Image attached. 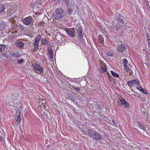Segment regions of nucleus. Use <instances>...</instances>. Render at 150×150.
Returning <instances> with one entry per match:
<instances>
[{"instance_id":"f257e3e1","label":"nucleus","mask_w":150,"mask_h":150,"mask_svg":"<svg viewBox=\"0 0 150 150\" xmlns=\"http://www.w3.org/2000/svg\"><path fill=\"white\" fill-rule=\"evenodd\" d=\"M66 12L62 8H57L52 15L54 19H59L63 18L66 15Z\"/></svg>"},{"instance_id":"f03ea898","label":"nucleus","mask_w":150,"mask_h":150,"mask_svg":"<svg viewBox=\"0 0 150 150\" xmlns=\"http://www.w3.org/2000/svg\"><path fill=\"white\" fill-rule=\"evenodd\" d=\"M118 20L119 23L115 30L118 32H123L122 31H125L127 29L126 24L125 23L124 21L121 18H118Z\"/></svg>"},{"instance_id":"7ed1b4c3","label":"nucleus","mask_w":150,"mask_h":150,"mask_svg":"<svg viewBox=\"0 0 150 150\" xmlns=\"http://www.w3.org/2000/svg\"><path fill=\"white\" fill-rule=\"evenodd\" d=\"M33 23V19L32 17L30 16L25 18L23 21V23L26 25H28Z\"/></svg>"},{"instance_id":"20e7f679","label":"nucleus","mask_w":150,"mask_h":150,"mask_svg":"<svg viewBox=\"0 0 150 150\" xmlns=\"http://www.w3.org/2000/svg\"><path fill=\"white\" fill-rule=\"evenodd\" d=\"M127 84L130 87H133L135 85L138 86L140 84L139 81L137 80H133L129 81L127 82Z\"/></svg>"},{"instance_id":"39448f33","label":"nucleus","mask_w":150,"mask_h":150,"mask_svg":"<svg viewBox=\"0 0 150 150\" xmlns=\"http://www.w3.org/2000/svg\"><path fill=\"white\" fill-rule=\"evenodd\" d=\"M33 67L34 69L38 71L39 74H42L43 73V68L41 67L40 65L38 64L35 63L33 65Z\"/></svg>"},{"instance_id":"423d86ee","label":"nucleus","mask_w":150,"mask_h":150,"mask_svg":"<svg viewBox=\"0 0 150 150\" xmlns=\"http://www.w3.org/2000/svg\"><path fill=\"white\" fill-rule=\"evenodd\" d=\"M22 115H21V112L20 110H18L16 112L15 116L16 120L17 122H20L21 120Z\"/></svg>"},{"instance_id":"0eeeda50","label":"nucleus","mask_w":150,"mask_h":150,"mask_svg":"<svg viewBox=\"0 0 150 150\" xmlns=\"http://www.w3.org/2000/svg\"><path fill=\"white\" fill-rule=\"evenodd\" d=\"M76 31L77 32L78 37L81 39H82L84 35V32L83 29L80 27L76 29Z\"/></svg>"},{"instance_id":"6e6552de","label":"nucleus","mask_w":150,"mask_h":150,"mask_svg":"<svg viewBox=\"0 0 150 150\" xmlns=\"http://www.w3.org/2000/svg\"><path fill=\"white\" fill-rule=\"evenodd\" d=\"M96 132L91 129H88L86 133H85L86 135H87L89 137L93 138V136Z\"/></svg>"},{"instance_id":"1a4fd4ad","label":"nucleus","mask_w":150,"mask_h":150,"mask_svg":"<svg viewBox=\"0 0 150 150\" xmlns=\"http://www.w3.org/2000/svg\"><path fill=\"white\" fill-rule=\"evenodd\" d=\"M121 97L120 98V102L121 103V104L125 106L126 107H127L129 106V104L124 99H121Z\"/></svg>"},{"instance_id":"9d476101","label":"nucleus","mask_w":150,"mask_h":150,"mask_svg":"<svg viewBox=\"0 0 150 150\" xmlns=\"http://www.w3.org/2000/svg\"><path fill=\"white\" fill-rule=\"evenodd\" d=\"M94 135V137H93V138L96 140H100L102 138L101 136L99 133L96 132Z\"/></svg>"},{"instance_id":"9b49d317","label":"nucleus","mask_w":150,"mask_h":150,"mask_svg":"<svg viewBox=\"0 0 150 150\" xmlns=\"http://www.w3.org/2000/svg\"><path fill=\"white\" fill-rule=\"evenodd\" d=\"M63 36L60 32L57 33L56 34V39L58 41L62 42Z\"/></svg>"},{"instance_id":"f8f14e48","label":"nucleus","mask_w":150,"mask_h":150,"mask_svg":"<svg viewBox=\"0 0 150 150\" xmlns=\"http://www.w3.org/2000/svg\"><path fill=\"white\" fill-rule=\"evenodd\" d=\"M126 49V47L125 45L122 43L119 46L117 47V50L119 52H122Z\"/></svg>"},{"instance_id":"ddd939ff","label":"nucleus","mask_w":150,"mask_h":150,"mask_svg":"<svg viewBox=\"0 0 150 150\" xmlns=\"http://www.w3.org/2000/svg\"><path fill=\"white\" fill-rule=\"evenodd\" d=\"M119 18H118L116 19V20H115L114 21H113L112 24V25H111V27H112V28H113L114 30L116 29V28L117 26V25L119 23V21L118 19Z\"/></svg>"},{"instance_id":"4468645a","label":"nucleus","mask_w":150,"mask_h":150,"mask_svg":"<svg viewBox=\"0 0 150 150\" xmlns=\"http://www.w3.org/2000/svg\"><path fill=\"white\" fill-rule=\"evenodd\" d=\"M65 31L70 36L74 37L75 36V35L74 34V32L70 29L68 28H66Z\"/></svg>"},{"instance_id":"2eb2a0df","label":"nucleus","mask_w":150,"mask_h":150,"mask_svg":"<svg viewBox=\"0 0 150 150\" xmlns=\"http://www.w3.org/2000/svg\"><path fill=\"white\" fill-rule=\"evenodd\" d=\"M101 64L100 65V69L101 72L103 73L107 71V68L105 67L104 63L103 62H101Z\"/></svg>"},{"instance_id":"dca6fc26","label":"nucleus","mask_w":150,"mask_h":150,"mask_svg":"<svg viewBox=\"0 0 150 150\" xmlns=\"http://www.w3.org/2000/svg\"><path fill=\"white\" fill-rule=\"evenodd\" d=\"M15 45L16 46L22 49L23 47L24 44L22 42L18 41L15 43Z\"/></svg>"},{"instance_id":"f3484780","label":"nucleus","mask_w":150,"mask_h":150,"mask_svg":"<svg viewBox=\"0 0 150 150\" xmlns=\"http://www.w3.org/2000/svg\"><path fill=\"white\" fill-rule=\"evenodd\" d=\"M136 88L145 94H147V91L141 87L139 85L138 86V87H137Z\"/></svg>"},{"instance_id":"a211bd4d","label":"nucleus","mask_w":150,"mask_h":150,"mask_svg":"<svg viewBox=\"0 0 150 150\" xmlns=\"http://www.w3.org/2000/svg\"><path fill=\"white\" fill-rule=\"evenodd\" d=\"M62 3L63 4H65L67 7L70 6L69 0H62Z\"/></svg>"},{"instance_id":"6ab92c4d","label":"nucleus","mask_w":150,"mask_h":150,"mask_svg":"<svg viewBox=\"0 0 150 150\" xmlns=\"http://www.w3.org/2000/svg\"><path fill=\"white\" fill-rule=\"evenodd\" d=\"M98 40L99 43H100L104 44V38L102 36V35H100L99 36Z\"/></svg>"},{"instance_id":"aec40b11","label":"nucleus","mask_w":150,"mask_h":150,"mask_svg":"<svg viewBox=\"0 0 150 150\" xmlns=\"http://www.w3.org/2000/svg\"><path fill=\"white\" fill-rule=\"evenodd\" d=\"M39 45V42L34 41L33 43V45L34 46V49L35 50H37L38 49V46Z\"/></svg>"},{"instance_id":"412c9836","label":"nucleus","mask_w":150,"mask_h":150,"mask_svg":"<svg viewBox=\"0 0 150 150\" xmlns=\"http://www.w3.org/2000/svg\"><path fill=\"white\" fill-rule=\"evenodd\" d=\"M71 88H72V90L74 91H81V89L80 88L75 86H71Z\"/></svg>"},{"instance_id":"4be33fe9","label":"nucleus","mask_w":150,"mask_h":150,"mask_svg":"<svg viewBox=\"0 0 150 150\" xmlns=\"http://www.w3.org/2000/svg\"><path fill=\"white\" fill-rule=\"evenodd\" d=\"M80 85L81 87H84L87 84V82L86 80H83L81 81L80 83Z\"/></svg>"},{"instance_id":"5701e85b","label":"nucleus","mask_w":150,"mask_h":150,"mask_svg":"<svg viewBox=\"0 0 150 150\" xmlns=\"http://www.w3.org/2000/svg\"><path fill=\"white\" fill-rule=\"evenodd\" d=\"M41 38V35L40 34H38L35 38L34 41L39 42Z\"/></svg>"},{"instance_id":"b1692460","label":"nucleus","mask_w":150,"mask_h":150,"mask_svg":"<svg viewBox=\"0 0 150 150\" xmlns=\"http://www.w3.org/2000/svg\"><path fill=\"white\" fill-rule=\"evenodd\" d=\"M41 42L42 45H47L48 42L47 40L46 39H42L41 40Z\"/></svg>"},{"instance_id":"393cba45","label":"nucleus","mask_w":150,"mask_h":150,"mask_svg":"<svg viewBox=\"0 0 150 150\" xmlns=\"http://www.w3.org/2000/svg\"><path fill=\"white\" fill-rule=\"evenodd\" d=\"M6 47V46L5 45H0V52L4 50Z\"/></svg>"},{"instance_id":"a878e982","label":"nucleus","mask_w":150,"mask_h":150,"mask_svg":"<svg viewBox=\"0 0 150 150\" xmlns=\"http://www.w3.org/2000/svg\"><path fill=\"white\" fill-rule=\"evenodd\" d=\"M111 73L113 76L116 77H118L119 75L117 73L114 72L113 71H111Z\"/></svg>"},{"instance_id":"bb28decb","label":"nucleus","mask_w":150,"mask_h":150,"mask_svg":"<svg viewBox=\"0 0 150 150\" xmlns=\"http://www.w3.org/2000/svg\"><path fill=\"white\" fill-rule=\"evenodd\" d=\"M142 129H143L144 131H145L146 130V128L144 127V125L142 124H139L138 125Z\"/></svg>"},{"instance_id":"cd10ccee","label":"nucleus","mask_w":150,"mask_h":150,"mask_svg":"<svg viewBox=\"0 0 150 150\" xmlns=\"http://www.w3.org/2000/svg\"><path fill=\"white\" fill-rule=\"evenodd\" d=\"M5 8L3 4H2L1 6L0 12H3L5 11Z\"/></svg>"},{"instance_id":"c85d7f7f","label":"nucleus","mask_w":150,"mask_h":150,"mask_svg":"<svg viewBox=\"0 0 150 150\" xmlns=\"http://www.w3.org/2000/svg\"><path fill=\"white\" fill-rule=\"evenodd\" d=\"M124 66L125 67V71H126L127 72H128V71H131V69H129V67L127 65Z\"/></svg>"},{"instance_id":"c756f323","label":"nucleus","mask_w":150,"mask_h":150,"mask_svg":"<svg viewBox=\"0 0 150 150\" xmlns=\"http://www.w3.org/2000/svg\"><path fill=\"white\" fill-rule=\"evenodd\" d=\"M108 55L109 56H112L113 55V53L110 51H108L107 52V53Z\"/></svg>"},{"instance_id":"7c9ffc66","label":"nucleus","mask_w":150,"mask_h":150,"mask_svg":"<svg viewBox=\"0 0 150 150\" xmlns=\"http://www.w3.org/2000/svg\"><path fill=\"white\" fill-rule=\"evenodd\" d=\"M123 64H124V66H125V65H127V64H128V61L127 59H124L123 60Z\"/></svg>"},{"instance_id":"2f4dec72","label":"nucleus","mask_w":150,"mask_h":150,"mask_svg":"<svg viewBox=\"0 0 150 150\" xmlns=\"http://www.w3.org/2000/svg\"><path fill=\"white\" fill-rule=\"evenodd\" d=\"M48 52L49 54L50 55L51 57H52L53 56V53L52 52V51L50 49L49 50H48Z\"/></svg>"},{"instance_id":"473e14b6","label":"nucleus","mask_w":150,"mask_h":150,"mask_svg":"<svg viewBox=\"0 0 150 150\" xmlns=\"http://www.w3.org/2000/svg\"><path fill=\"white\" fill-rule=\"evenodd\" d=\"M17 93H14L12 95V98L14 99V100H16L17 99V97H15V96H17Z\"/></svg>"},{"instance_id":"72a5a7b5","label":"nucleus","mask_w":150,"mask_h":150,"mask_svg":"<svg viewBox=\"0 0 150 150\" xmlns=\"http://www.w3.org/2000/svg\"><path fill=\"white\" fill-rule=\"evenodd\" d=\"M24 61V60L23 59H21V60H18L17 62V63L19 64H21Z\"/></svg>"},{"instance_id":"f704fd0d","label":"nucleus","mask_w":150,"mask_h":150,"mask_svg":"<svg viewBox=\"0 0 150 150\" xmlns=\"http://www.w3.org/2000/svg\"><path fill=\"white\" fill-rule=\"evenodd\" d=\"M10 54L11 55L14 57H16V54L15 53H13L11 52L10 53Z\"/></svg>"},{"instance_id":"c9c22d12","label":"nucleus","mask_w":150,"mask_h":150,"mask_svg":"<svg viewBox=\"0 0 150 150\" xmlns=\"http://www.w3.org/2000/svg\"><path fill=\"white\" fill-rule=\"evenodd\" d=\"M145 1L146 3L147 4V6L149 7V8H150L149 5L148 4L149 3V1H148V0H145Z\"/></svg>"},{"instance_id":"e433bc0d","label":"nucleus","mask_w":150,"mask_h":150,"mask_svg":"<svg viewBox=\"0 0 150 150\" xmlns=\"http://www.w3.org/2000/svg\"><path fill=\"white\" fill-rule=\"evenodd\" d=\"M146 37L147 39V41H148L149 39L150 40V37L149 36V35L148 33H147Z\"/></svg>"},{"instance_id":"4c0bfd02","label":"nucleus","mask_w":150,"mask_h":150,"mask_svg":"<svg viewBox=\"0 0 150 150\" xmlns=\"http://www.w3.org/2000/svg\"><path fill=\"white\" fill-rule=\"evenodd\" d=\"M128 71V72L129 73V75L131 76L132 74V71L131 69V71Z\"/></svg>"},{"instance_id":"58836bf2","label":"nucleus","mask_w":150,"mask_h":150,"mask_svg":"<svg viewBox=\"0 0 150 150\" xmlns=\"http://www.w3.org/2000/svg\"><path fill=\"white\" fill-rule=\"evenodd\" d=\"M20 57V55H18L17 54H16V57H17V58H18V57Z\"/></svg>"},{"instance_id":"ea45409f","label":"nucleus","mask_w":150,"mask_h":150,"mask_svg":"<svg viewBox=\"0 0 150 150\" xmlns=\"http://www.w3.org/2000/svg\"><path fill=\"white\" fill-rule=\"evenodd\" d=\"M144 150H150V149L148 147H146L145 148Z\"/></svg>"},{"instance_id":"a19ab883","label":"nucleus","mask_w":150,"mask_h":150,"mask_svg":"<svg viewBox=\"0 0 150 150\" xmlns=\"http://www.w3.org/2000/svg\"><path fill=\"white\" fill-rule=\"evenodd\" d=\"M112 122L115 125H117L116 124V123H115V122L113 120H112Z\"/></svg>"},{"instance_id":"79ce46f5","label":"nucleus","mask_w":150,"mask_h":150,"mask_svg":"<svg viewBox=\"0 0 150 150\" xmlns=\"http://www.w3.org/2000/svg\"><path fill=\"white\" fill-rule=\"evenodd\" d=\"M42 103H45L46 102L45 100L44 99H42Z\"/></svg>"},{"instance_id":"37998d69","label":"nucleus","mask_w":150,"mask_h":150,"mask_svg":"<svg viewBox=\"0 0 150 150\" xmlns=\"http://www.w3.org/2000/svg\"><path fill=\"white\" fill-rule=\"evenodd\" d=\"M54 1L56 2L59 1V0H53Z\"/></svg>"},{"instance_id":"c03bdc74","label":"nucleus","mask_w":150,"mask_h":150,"mask_svg":"<svg viewBox=\"0 0 150 150\" xmlns=\"http://www.w3.org/2000/svg\"><path fill=\"white\" fill-rule=\"evenodd\" d=\"M107 74L108 75L109 74L108 73H107Z\"/></svg>"},{"instance_id":"a18cd8bd","label":"nucleus","mask_w":150,"mask_h":150,"mask_svg":"<svg viewBox=\"0 0 150 150\" xmlns=\"http://www.w3.org/2000/svg\"><path fill=\"white\" fill-rule=\"evenodd\" d=\"M110 76H108V78L109 79V78L110 79V78H111L110 77H110Z\"/></svg>"},{"instance_id":"49530a36","label":"nucleus","mask_w":150,"mask_h":150,"mask_svg":"<svg viewBox=\"0 0 150 150\" xmlns=\"http://www.w3.org/2000/svg\"><path fill=\"white\" fill-rule=\"evenodd\" d=\"M2 138H0V139L1 140H1H2Z\"/></svg>"},{"instance_id":"de8ad7c7","label":"nucleus","mask_w":150,"mask_h":150,"mask_svg":"<svg viewBox=\"0 0 150 150\" xmlns=\"http://www.w3.org/2000/svg\"><path fill=\"white\" fill-rule=\"evenodd\" d=\"M83 44H84V45H85V42H83Z\"/></svg>"},{"instance_id":"09e8293b","label":"nucleus","mask_w":150,"mask_h":150,"mask_svg":"<svg viewBox=\"0 0 150 150\" xmlns=\"http://www.w3.org/2000/svg\"><path fill=\"white\" fill-rule=\"evenodd\" d=\"M0 138H1V136H0Z\"/></svg>"}]
</instances>
